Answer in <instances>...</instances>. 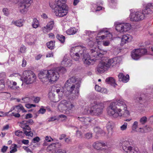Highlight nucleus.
Listing matches in <instances>:
<instances>
[{"mask_svg": "<svg viewBox=\"0 0 153 153\" xmlns=\"http://www.w3.org/2000/svg\"><path fill=\"white\" fill-rule=\"evenodd\" d=\"M70 55L76 61L79 60L80 56H82L84 64L88 66L93 65L97 60L95 58L91 57L90 55L86 53V48L81 45L72 47L70 49Z\"/></svg>", "mask_w": 153, "mask_h": 153, "instance_id": "1", "label": "nucleus"}, {"mask_svg": "<svg viewBox=\"0 0 153 153\" xmlns=\"http://www.w3.org/2000/svg\"><path fill=\"white\" fill-rule=\"evenodd\" d=\"M38 77L40 81L44 83L54 82L59 77V73L55 69L48 70H45L40 72Z\"/></svg>", "mask_w": 153, "mask_h": 153, "instance_id": "2", "label": "nucleus"}, {"mask_svg": "<svg viewBox=\"0 0 153 153\" xmlns=\"http://www.w3.org/2000/svg\"><path fill=\"white\" fill-rule=\"evenodd\" d=\"M66 0H57L55 3L49 2V6L52 9L54 10L56 16L59 17L65 16L67 14L68 7L65 4Z\"/></svg>", "mask_w": 153, "mask_h": 153, "instance_id": "3", "label": "nucleus"}, {"mask_svg": "<svg viewBox=\"0 0 153 153\" xmlns=\"http://www.w3.org/2000/svg\"><path fill=\"white\" fill-rule=\"evenodd\" d=\"M80 84V81L77 80L75 77H72L66 81L64 86L67 90L65 96L67 97L71 94L78 95Z\"/></svg>", "mask_w": 153, "mask_h": 153, "instance_id": "4", "label": "nucleus"}, {"mask_svg": "<svg viewBox=\"0 0 153 153\" xmlns=\"http://www.w3.org/2000/svg\"><path fill=\"white\" fill-rule=\"evenodd\" d=\"M127 106L123 100H119L116 102L111 103L107 108V111L108 114L111 116L118 112V109L123 110L126 108Z\"/></svg>", "mask_w": 153, "mask_h": 153, "instance_id": "5", "label": "nucleus"}, {"mask_svg": "<svg viewBox=\"0 0 153 153\" xmlns=\"http://www.w3.org/2000/svg\"><path fill=\"white\" fill-rule=\"evenodd\" d=\"M75 108L74 103L65 100H62L58 106V108L60 111L68 115L73 113Z\"/></svg>", "mask_w": 153, "mask_h": 153, "instance_id": "6", "label": "nucleus"}, {"mask_svg": "<svg viewBox=\"0 0 153 153\" xmlns=\"http://www.w3.org/2000/svg\"><path fill=\"white\" fill-rule=\"evenodd\" d=\"M117 59V58H115L108 60L107 62L104 61L100 62L97 68V71L99 73H104L111 67L115 66L117 64L116 61Z\"/></svg>", "mask_w": 153, "mask_h": 153, "instance_id": "7", "label": "nucleus"}, {"mask_svg": "<svg viewBox=\"0 0 153 153\" xmlns=\"http://www.w3.org/2000/svg\"><path fill=\"white\" fill-rule=\"evenodd\" d=\"M35 74L31 71H25L23 73L22 81L27 84L33 83L36 79Z\"/></svg>", "mask_w": 153, "mask_h": 153, "instance_id": "8", "label": "nucleus"}, {"mask_svg": "<svg viewBox=\"0 0 153 153\" xmlns=\"http://www.w3.org/2000/svg\"><path fill=\"white\" fill-rule=\"evenodd\" d=\"M104 106L102 103H97L96 102L92 103L91 105V115L99 116L102 112Z\"/></svg>", "mask_w": 153, "mask_h": 153, "instance_id": "9", "label": "nucleus"}, {"mask_svg": "<svg viewBox=\"0 0 153 153\" xmlns=\"http://www.w3.org/2000/svg\"><path fill=\"white\" fill-rule=\"evenodd\" d=\"M32 2V0H20L19 3V9L20 12L22 13H26Z\"/></svg>", "mask_w": 153, "mask_h": 153, "instance_id": "10", "label": "nucleus"}, {"mask_svg": "<svg viewBox=\"0 0 153 153\" xmlns=\"http://www.w3.org/2000/svg\"><path fill=\"white\" fill-rule=\"evenodd\" d=\"M147 50L145 49H136L134 50L131 53L132 58L134 60H138L141 56L145 54Z\"/></svg>", "mask_w": 153, "mask_h": 153, "instance_id": "11", "label": "nucleus"}, {"mask_svg": "<svg viewBox=\"0 0 153 153\" xmlns=\"http://www.w3.org/2000/svg\"><path fill=\"white\" fill-rule=\"evenodd\" d=\"M131 142L125 141L122 143L123 150L127 153H137L139 150L138 149H134L131 146Z\"/></svg>", "mask_w": 153, "mask_h": 153, "instance_id": "12", "label": "nucleus"}, {"mask_svg": "<svg viewBox=\"0 0 153 153\" xmlns=\"http://www.w3.org/2000/svg\"><path fill=\"white\" fill-rule=\"evenodd\" d=\"M145 16L142 12L137 11L131 13L130 14L129 17L131 21L138 22L143 19Z\"/></svg>", "mask_w": 153, "mask_h": 153, "instance_id": "13", "label": "nucleus"}, {"mask_svg": "<svg viewBox=\"0 0 153 153\" xmlns=\"http://www.w3.org/2000/svg\"><path fill=\"white\" fill-rule=\"evenodd\" d=\"M131 25L128 23H123L117 24L116 26V29L120 33H124L128 31L131 28Z\"/></svg>", "mask_w": 153, "mask_h": 153, "instance_id": "14", "label": "nucleus"}, {"mask_svg": "<svg viewBox=\"0 0 153 153\" xmlns=\"http://www.w3.org/2000/svg\"><path fill=\"white\" fill-rule=\"evenodd\" d=\"M123 110L118 109V112L111 115L114 117H128L130 116L129 111L127 110V107L124 108Z\"/></svg>", "mask_w": 153, "mask_h": 153, "instance_id": "15", "label": "nucleus"}, {"mask_svg": "<svg viewBox=\"0 0 153 153\" xmlns=\"http://www.w3.org/2000/svg\"><path fill=\"white\" fill-rule=\"evenodd\" d=\"M54 26V21H51L48 23L46 25L42 28V31L44 33H47L53 29Z\"/></svg>", "mask_w": 153, "mask_h": 153, "instance_id": "16", "label": "nucleus"}, {"mask_svg": "<svg viewBox=\"0 0 153 153\" xmlns=\"http://www.w3.org/2000/svg\"><path fill=\"white\" fill-rule=\"evenodd\" d=\"M99 34L102 35L101 36L99 37H100V39H104L105 37H107L108 39H112V35L111 33L108 31L105 30L104 29L100 30Z\"/></svg>", "mask_w": 153, "mask_h": 153, "instance_id": "17", "label": "nucleus"}, {"mask_svg": "<svg viewBox=\"0 0 153 153\" xmlns=\"http://www.w3.org/2000/svg\"><path fill=\"white\" fill-rule=\"evenodd\" d=\"M78 119L80 121L84 126H88L91 124L92 120L89 117H78Z\"/></svg>", "mask_w": 153, "mask_h": 153, "instance_id": "18", "label": "nucleus"}, {"mask_svg": "<svg viewBox=\"0 0 153 153\" xmlns=\"http://www.w3.org/2000/svg\"><path fill=\"white\" fill-rule=\"evenodd\" d=\"M132 39V38L131 35L128 34L124 35L122 37L120 44L123 46L125 44L130 42Z\"/></svg>", "mask_w": 153, "mask_h": 153, "instance_id": "19", "label": "nucleus"}, {"mask_svg": "<svg viewBox=\"0 0 153 153\" xmlns=\"http://www.w3.org/2000/svg\"><path fill=\"white\" fill-rule=\"evenodd\" d=\"M62 146V144L59 142L53 143L51 144L48 146L47 150L48 151L54 150L56 149L60 148Z\"/></svg>", "mask_w": 153, "mask_h": 153, "instance_id": "20", "label": "nucleus"}, {"mask_svg": "<svg viewBox=\"0 0 153 153\" xmlns=\"http://www.w3.org/2000/svg\"><path fill=\"white\" fill-rule=\"evenodd\" d=\"M153 12V5L149 3L147 4L145 9L143 11L142 13L144 15L145 14H152Z\"/></svg>", "mask_w": 153, "mask_h": 153, "instance_id": "21", "label": "nucleus"}, {"mask_svg": "<svg viewBox=\"0 0 153 153\" xmlns=\"http://www.w3.org/2000/svg\"><path fill=\"white\" fill-rule=\"evenodd\" d=\"M13 110L16 111L17 112L19 113L22 111V112H26L22 105L21 104H19L18 105H15L13 107V108L11 109L10 111H11Z\"/></svg>", "mask_w": 153, "mask_h": 153, "instance_id": "22", "label": "nucleus"}, {"mask_svg": "<svg viewBox=\"0 0 153 153\" xmlns=\"http://www.w3.org/2000/svg\"><path fill=\"white\" fill-rule=\"evenodd\" d=\"M118 77L119 80L123 82H127L129 79V76L127 74L126 76H125L122 73H120L119 74Z\"/></svg>", "mask_w": 153, "mask_h": 153, "instance_id": "23", "label": "nucleus"}, {"mask_svg": "<svg viewBox=\"0 0 153 153\" xmlns=\"http://www.w3.org/2000/svg\"><path fill=\"white\" fill-rule=\"evenodd\" d=\"M25 37L26 41L29 44L31 45L34 43L35 41L34 36L30 34H27Z\"/></svg>", "mask_w": 153, "mask_h": 153, "instance_id": "24", "label": "nucleus"}, {"mask_svg": "<svg viewBox=\"0 0 153 153\" xmlns=\"http://www.w3.org/2000/svg\"><path fill=\"white\" fill-rule=\"evenodd\" d=\"M62 64L65 67L71 66L72 64L71 60L68 59L66 56H65L62 62Z\"/></svg>", "mask_w": 153, "mask_h": 153, "instance_id": "25", "label": "nucleus"}, {"mask_svg": "<svg viewBox=\"0 0 153 153\" xmlns=\"http://www.w3.org/2000/svg\"><path fill=\"white\" fill-rule=\"evenodd\" d=\"M20 126L21 128L24 129V130H31L30 127L28 126L27 121L24 120L22 121L20 123Z\"/></svg>", "mask_w": 153, "mask_h": 153, "instance_id": "26", "label": "nucleus"}, {"mask_svg": "<svg viewBox=\"0 0 153 153\" xmlns=\"http://www.w3.org/2000/svg\"><path fill=\"white\" fill-rule=\"evenodd\" d=\"M24 20L20 19L16 21H13L12 22V24L14 25L17 27H20L23 26Z\"/></svg>", "mask_w": 153, "mask_h": 153, "instance_id": "27", "label": "nucleus"}, {"mask_svg": "<svg viewBox=\"0 0 153 153\" xmlns=\"http://www.w3.org/2000/svg\"><path fill=\"white\" fill-rule=\"evenodd\" d=\"M105 81L108 84H110L113 86L115 87L117 85L115 83L114 79L112 77H109L105 79Z\"/></svg>", "mask_w": 153, "mask_h": 153, "instance_id": "28", "label": "nucleus"}, {"mask_svg": "<svg viewBox=\"0 0 153 153\" xmlns=\"http://www.w3.org/2000/svg\"><path fill=\"white\" fill-rule=\"evenodd\" d=\"M90 56L92 58H95L97 59V58L100 55V54H98V52L93 49H91L90 50Z\"/></svg>", "mask_w": 153, "mask_h": 153, "instance_id": "29", "label": "nucleus"}, {"mask_svg": "<svg viewBox=\"0 0 153 153\" xmlns=\"http://www.w3.org/2000/svg\"><path fill=\"white\" fill-rule=\"evenodd\" d=\"M56 92L58 94L59 99H61L62 98V97H63L64 94L65 96L66 92H64L62 89L60 90V89H57L56 90Z\"/></svg>", "mask_w": 153, "mask_h": 153, "instance_id": "30", "label": "nucleus"}, {"mask_svg": "<svg viewBox=\"0 0 153 153\" xmlns=\"http://www.w3.org/2000/svg\"><path fill=\"white\" fill-rule=\"evenodd\" d=\"M55 95L54 93L52 91H50L48 94V97L50 100L51 101H54L55 99Z\"/></svg>", "mask_w": 153, "mask_h": 153, "instance_id": "31", "label": "nucleus"}, {"mask_svg": "<svg viewBox=\"0 0 153 153\" xmlns=\"http://www.w3.org/2000/svg\"><path fill=\"white\" fill-rule=\"evenodd\" d=\"M39 25V22L38 20L36 18L33 19L32 24V26L33 28H37Z\"/></svg>", "mask_w": 153, "mask_h": 153, "instance_id": "32", "label": "nucleus"}, {"mask_svg": "<svg viewBox=\"0 0 153 153\" xmlns=\"http://www.w3.org/2000/svg\"><path fill=\"white\" fill-rule=\"evenodd\" d=\"M82 114H90L91 115V107L90 108V110L88 107H85L82 111Z\"/></svg>", "mask_w": 153, "mask_h": 153, "instance_id": "33", "label": "nucleus"}, {"mask_svg": "<svg viewBox=\"0 0 153 153\" xmlns=\"http://www.w3.org/2000/svg\"><path fill=\"white\" fill-rule=\"evenodd\" d=\"M76 32L74 28H70L66 31V33L68 35H71L75 34Z\"/></svg>", "mask_w": 153, "mask_h": 153, "instance_id": "34", "label": "nucleus"}, {"mask_svg": "<svg viewBox=\"0 0 153 153\" xmlns=\"http://www.w3.org/2000/svg\"><path fill=\"white\" fill-rule=\"evenodd\" d=\"M55 42L51 41L47 43L46 45L51 50H52L54 48L55 46Z\"/></svg>", "mask_w": 153, "mask_h": 153, "instance_id": "35", "label": "nucleus"}, {"mask_svg": "<svg viewBox=\"0 0 153 153\" xmlns=\"http://www.w3.org/2000/svg\"><path fill=\"white\" fill-rule=\"evenodd\" d=\"M94 131L97 134H101L103 133L104 131L102 129L98 127H95L94 129Z\"/></svg>", "mask_w": 153, "mask_h": 153, "instance_id": "36", "label": "nucleus"}, {"mask_svg": "<svg viewBox=\"0 0 153 153\" xmlns=\"http://www.w3.org/2000/svg\"><path fill=\"white\" fill-rule=\"evenodd\" d=\"M57 39L62 43H63L65 40V37L61 35L57 34L56 36Z\"/></svg>", "mask_w": 153, "mask_h": 153, "instance_id": "37", "label": "nucleus"}, {"mask_svg": "<svg viewBox=\"0 0 153 153\" xmlns=\"http://www.w3.org/2000/svg\"><path fill=\"white\" fill-rule=\"evenodd\" d=\"M113 126L112 123L110 122H108L107 124V128L108 132L112 131Z\"/></svg>", "mask_w": 153, "mask_h": 153, "instance_id": "38", "label": "nucleus"}, {"mask_svg": "<svg viewBox=\"0 0 153 153\" xmlns=\"http://www.w3.org/2000/svg\"><path fill=\"white\" fill-rule=\"evenodd\" d=\"M15 135L20 137H23L24 136V132L20 130L16 131L15 133Z\"/></svg>", "mask_w": 153, "mask_h": 153, "instance_id": "39", "label": "nucleus"}, {"mask_svg": "<svg viewBox=\"0 0 153 153\" xmlns=\"http://www.w3.org/2000/svg\"><path fill=\"white\" fill-rule=\"evenodd\" d=\"M55 69L56 71L58 72L59 73L60 72L63 74L66 72V70L65 68L63 67L56 68Z\"/></svg>", "mask_w": 153, "mask_h": 153, "instance_id": "40", "label": "nucleus"}, {"mask_svg": "<svg viewBox=\"0 0 153 153\" xmlns=\"http://www.w3.org/2000/svg\"><path fill=\"white\" fill-rule=\"evenodd\" d=\"M30 130L27 131L26 130H23L24 135L25 134L28 136L32 137L33 135V133Z\"/></svg>", "mask_w": 153, "mask_h": 153, "instance_id": "41", "label": "nucleus"}, {"mask_svg": "<svg viewBox=\"0 0 153 153\" xmlns=\"http://www.w3.org/2000/svg\"><path fill=\"white\" fill-rule=\"evenodd\" d=\"M138 123L137 121H135L132 126V130L134 131H137V129L138 126Z\"/></svg>", "mask_w": 153, "mask_h": 153, "instance_id": "42", "label": "nucleus"}, {"mask_svg": "<svg viewBox=\"0 0 153 153\" xmlns=\"http://www.w3.org/2000/svg\"><path fill=\"white\" fill-rule=\"evenodd\" d=\"M147 118L145 116L141 117L140 120V122L142 124H144L147 121Z\"/></svg>", "mask_w": 153, "mask_h": 153, "instance_id": "43", "label": "nucleus"}, {"mask_svg": "<svg viewBox=\"0 0 153 153\" xmlns=\"http://www.w3.org/2000/svg\"><path fill=\"white\" fill-rule=\"evenodd\" d=\"M12 146H13L12 147V149L10 151V153H14L17 151V146L15 144H12Z\"/></svg>", "mask_w": 153, "mask_h": 153, "instance_id": "44", "label": "nucleus"}, {"mask_svg": "<svg viewBox=\"0 0 153 153\" xmlns=\"http://www.w3.org/2000/svg\"><path fill=\"white\" fill-rule=\"evenodd\" d=\"M127 123L125 122L124 124L120 127V130L122 131L126 130L127 128Z\"/></svg>", "mask_w": 153, "mask_h": 153, "instance_id": "45", "label": "nucleus"}, {"mask_svg": "<svg viewBox=\"0 0 153 153\" xmlns=\"http://www.w3.org/2000/svg\"><path fill=\"white\" fill-rule=\"evenodd\" d=\"M22 101L21 102L22 103H26L29 102H30V100L29 97H26L22 98Z\"/></svg>", "mask_w": 153, "mask_h": 153, "instance_id": "46", "label": "nucleus"}, {"mask_svg": "<svg viewBox=\"0 0 153 153\" xmlns=\"http://www.w3.org/2000/svg\"><path fill=\"white\" fill-rule=\"evenodd\" d=\"M12 87H11V89L16 90L18 89L19 88V86H16L17 83L16 82L13 81L12 82Z\"/></svg>", "mask_w": 153, "mask_h": 153, "instance_id": "47", "label": "nucleus"}, {"mask_svg": "<svg viewBox=\"0 0 153 153\" xmlns=\"http://www.w3.org/2000/svg\"><path fill=\"white\" fill-rule=\"evenodd\" d=\"M5 87L4 81L3 80H0V90H3Z\"/></svg>", "mask_w": 153, "mask_h": 153, "instance_id": "48", "label": "nucleus"}, {"mask_svg": "<svg viewBox=\"0 0 153 153\" xmlns=\"http://www.w3.org/2000/svg\"><path fill=\"white\" fill-rule=\"evenodd\" d=\"M85 137L87 139H89L92 137V134L91 132H88L86 133L85 135Z\"/></svg>", "mask_w": 153, "mask_h": 153, "instance_id": "49", "label": "nucleus"}, {"mask_svg": "<svg viewBox=\"0 0 153 153\" xmlns=\"http://www.w3.org/2000/svg\"><path fill=\"white\" fill-rule=\"evenodd\" d=\"M26 47L24 45H22L20 48L19 51L21 53H24L26 51Z\"/></svg>", "mask_w": 153, "mask_h": 153, "instance_id": "50", "label": "nucleus"}, {"mask_svg": "<svg viewBox=\"0 0 153 153\" xmlns=\"http://www.w3.org/2000/svg\"><path fill=\"white\" fill-rule=\"evenodd\" d=\"M59 120V118H58V117H56V116H54L50 118L49 119L48 121H52L56 120Z\"/></svg>", "mask_w": 153, "mask_h": 153, "instance_id": "51", "label": "nucleus"}, {"mask_svg": "<svg viewBox=\"0 0 153 153\" xmlns=\"http://www.w3.org/2000/svg\"><path fill=\"white\" fill-rule=\"evenodd\" d=\"M45 140L48 142H51L53 140V139L51 137L48 136H46Z\"/></svg>", "mask_w": 153, "mask_h": 153, "instance_id": "52", "label": "nucleus"}, {"mask_svg": "<svg viewBox=\"0 0 153 153\" xmlns=\"http://www.w3.org/2000/svg\"><path fill=\"white\" fill-rule=\"evenodd\" d=\"M40 100V98L39 97H34L33 101L35 103H38Z\"/></svg>", "mask_w": 153, "mask_h": 153, "instance_id": "53", "label": "nucleus"}, {"mask_svg": "<svg viewBox=\"0 0 153 153\" xmlns=\"http://www.w3.org/2000/svg\"><path fill=\"white\" fill-rule=\"evenodd\" d=\"M110 44V42L108 40L103 41V45L105 46H108Z\"/></svg>", "mask_w": 153, "mask_h": 153, "instance_id": "54", "label": "nucleus"}, {"mask_svg": "<svg viewBox=\"0 0 153 153\" xmlns=\"http://www.w3.org/2000/svg\"><path fill=\"white\" fill-rule=\"evenodd\" d=\"M3 12L4 14L6 16H7L9 14L8 10L7 8H4L3 9Z\"/></svg>", "mask_w": 153, "mask_h": 153, "instance_id": "55", "label": "nucleus"}, {"mask_svg": "<svg viewBox=\"0 0 153 153\" xmlns=\"http://www.w3.org/2000/svg\"><path fill=\"white\" fill-rule=\"evenodd\" d=\"M25 106L27 108H30L32 107H35L36 105L33 104H25Z\"/></svg>", "mask_w": 153, "mask_h": 153, "instance_id": "56", "label": "nucleus"}, {"mask_svg": "<svg viewBox=\"0 0 153 153\" xmlns=\"http://www.w3.org/2000/svg\"><path fill=\"white\" fill-rule=\"evenodd\" d=\"M23 148L27 152H30L31 153H32V152L31 150L27 147L26 146H24L23 147Z\"/></svg>", "mask_w": 153, "mask_h": 153, "instance_id": "57", "label": "nucleus"}, {"mask_svg": "<svg viewBox=\"0 0 153 153\" xmlns=\"http://www.w3.org/2000/svg\"><path fill=\"white\" fill-rule=\"evenodd\" d=\"M99 92L105 94L107 93V89L105 88H101V91H100Z\"/></svg>", "mask_w": 153, "mask_h": 153, "instance_id": "58", "label": "nucleus"}, {"mask_svg": "<svg viewBox=\"0 0 153 153\" xmlns=\"http://www.w3.org/2000/svg\"><path fill=\"white\" fill-rule=\"evenodd\" d=\"M39 138L38 137H36L33 139L32 140V142L34 143H36L39 142Z\"/></svg>", "mask_w": 153, "mask_h": 153, "instance_id": "59", "label": "nucleus"}, {"mask_svg": "<svg viewBox=\"0 0 153 153\" xmlns=\"http://www.w3.org/2000/svg\"><path fill=\"white\" fill-rule=\"evenodd\" d=\"M54 153H66V152L64 150L59 149L57 150L56 152Z\"/></svg>", "mask_w": 153, "mask_h": 153, "instance_id": "60", "label": "nucleus"}, {"mask_svg": "<svg viewBox=\"0 0 153 153\" xmlns=\"http://www.w3.org/2000/svg\"><path fill=\"white\" fill-rule=\"evenodd\" d=\"M76 135L77 137L79 138H81L82 137V134L80 131H77L76 132Z\"/></svg>", "mask_w": 153, "mask_h": 153, "instance_id": "61", "label": "nucleus"}, {"mask_svg": "<svg viewBox=\"0 0 153 153\" xmlns=\"http://www.w3.org/2000/svg\"><path fill=\"white\" fill-rule=\"evenodd\" d=\"M101 88L100 86H99L98 85H96L95 86V90L99 92L100 91H101Z\"/></svg>", "mask_w": 153, "mask_h": 153, "instance_id": "62", "label": "nucleus"}, {"mask_svg": "<svg viewBox=\"0 0 153 153\" xmlns=\"http://www.w3.org/2000/svg\"><path fill=\"white\" fill-rule=\"evenodd\" d=\"M33 117V115L31 114H28L26 115L25 118L28 119L29 118H32Z\"/></svg>", "mask_w": 153, "mask_h": 153, "instance_id": "63", "label": "nucleus"}, {"mask_svg": "<svg viewBox=\"0 0 153 153\" xmlns=\"http://www.w3.org/2000/svg\"><path fill=\"white\" fill-rule=\"evenodd\" d=\"M46 111L45 109L44 108H40L38 111L39 113L43 114Z\"/></svg>", "mask_w": 153, "mask_h": 153, "instance_id": "64", "label": "nucleus"}]
</instances>
